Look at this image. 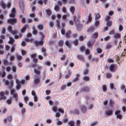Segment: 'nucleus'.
<instances>
[{
    "instance_id": "nucleus-1",
    "label": "nucleus",
    "mask_w": 126,
    "mask_h": 126,
    "mask_svg": "<svg viewBox=\"0 0 126 126\" xmlns=\"http://www.w3.org/2000/svg\"><path fill=\"white\" fill-rule=\"evenodd\" d=\"M40 34L42 36L40 41H34V43L36 46H42L43 45V40L45 37V35L42 32H40Z\"/></svg>"
},
{
    "instance_id": "nucleus-2",
    "label": "nucleus",
    "mask_w": 126,
    "mask_h": 126,
    "mask_svg": "<svg viewBox=\"0 0 126 126\" xmlns=\"http://www.w3.org/2000/svg\"><path fill=\"white\" fill-rule=\"evenodd\" d=\"M31 66L32 68L35 67L36 66L37 68V69H34V72L37 75H39L40 74L41 72L40 70L42 69V68L40 66L36 65V64H33Z\"/></svg>"
},
{
    "instance_id": "nucleus-3",
    "label": "nucleus",
    "mask_w": 126,
    "mask_h": 126,
    "mask_svg": "<svg viewBox=\"0 0 126 126\" xmlns=\"http://www.w3.org/2000/svg\"><path fill=\"white\" fill-rule=\"evenodd\" d=\"M117 69V67L116 64H112L110 66L109 69L112 72L115 71Z\"/></svg>"
},
{
    "instance_id": "nucleus-4",
    "label": "nucleus",
    "mask_w": 126,
    "mask_h": 126,
    "mask_svg": "<svg viewBox=\"0 0 126 126\" xmlns=\"http://www.w3.org/2000/svg\"><path fill=\"white\" fill-rule=\"evenodd\" d=\"M17 19L16 18L9 19L7 20L8 23L10 24H14L17 22Z\"/></svg>"
},
{
    "instance_id": "nucleus-5",
    "label": "nucleus",
    "mask_w": 126,
    "mask_h": 126,
    "mask_svg": "<svg viewBox=\"0 0 126 126\" xmlns=\"http://www.w3.org/2000/svg\"><path fill=\"white\" fill-rule=\"evenodd\" d=\"M120 111L119 110L116 111L115 112V114L117 118L121 119L122 117V116L120 114Z\"/></svg>"
},
{
    "instance_id": "nucleus-6",
    "label": "nucleus",
    "mask_w": 126,
    "mask_h": 126,
    "mask_svg": "<svg viewBox=\"0 0 126 126\" xmlns=\"http://www.w3.org/2000/svg\"><path fill=\"white\" fill-rule=\"evenodd\" d=\"M95 41V40L94 39L92 42L91 41H88L87 44L88 47L91 48H92Z\"/></svg>"
},
{
    "instance_id": "nucleus-7",
    "label": "nucleus",
    "mask_w": 126,
    "mask_h": 126,
    "mask_svg": "<svg viewBox=\"0 0 126 126\" xmlns=\"http://www.w3.org/2000/svg\"><path fill=\"white\" fill-rule=\"evenodd\" d=\"M5 92L3 91L0 92V100H5L6 99V97L4 95Z\"/></svg>"
},
{
    "instance_id": "nucleus-8",
    "label": "nucleus",
    "mask_w": 126,
    "mask_h": 126,
    "mask_svg": "<svg viewBox=\"0 0 126 126\" xmlns=\"http://www.w3.org/2000/svg\"><path fill=\"white\" fill-rule=\"evenodd\" d=\"M78 22L79 23V22ZM76 23V29L78 31H80L82 28L83 25L82 24L79 23Z\"/></svg>"
},
{
    "instance_id": "nucleus-9",
    "label": "nucleus",
    "mask_w": 126,
    "mask_h": 126,
    "mask_svg": "<svg viewBox=\"0 0 126 126\" xmlns=\"http://www.w3.org/2000/svg\"><path fill=\"white\" fill-rule=\"evenodd\" d=\"M16 82L17 84V85L16 87V89L17 90H18L20 89L21 87L20 84L19 82V80L17 79H16Z\"/></svg>"
},
{
    "instance_id": "nucleus-10",
    "label": "nucleus",
    "mask_w": 126,
    "mask_h": 126,
    "mask_svg": "<svg viewBox=\"0 0 126 126\" xmlns=\"http://www.w3.org/2000/svg\"><path fill=\"white\" fill-rule=\"evenodd\" d=\"M89 88L87 87H85L82 88L80 90L81 92H88L89 90Z\"/></svg>"
},
{
    "instance_id": "nucleus-11",
    "label": "nucleus",
    "mask_w": 126,
    "mask_h": 126,
    "mask_svg": "<svg viewBox=\"0 0 126 126\" xmlns=\"http://www.w3.org/2000/svg\"><path fill=\"white\" fill-rule=\"evenodd\" d=\"M79 77L80 75L79 74H76V77L73 79L72 80V81L73 82H75L78 80Z\"/></svg>"
},
{
    "instance_id": "nucleus-12",
    "label": "nucleus",
    "mask_w": 126,
    "mask_h": 126,
    "mask_svg": "<svg viewBox=\"0 0 126 126\" xmlns=\"http://www.w3.org/2000/svg\"><path fill=\"white\" fill-rule=\"evenodd\" d=\"M34 84L35 85L38 84L40 82V78H35L34 80Z\"/></svg>"
},
{
    "instance_id": "nucleus-13",
    "label": "nucleus",
    "mask_w": 126,
    "mask_h": 126,
    "mask_svg": "<svg viewBox=\"0 0 126 126\" xmlns=\"http://www.w3.org/2000/svg\"><path fill=\"white\" fill-rule=\"evenodd\" d=\"M77 58L79 60L82 61H84V58L82 55H78L77 56Z\"/></svg>"
},
{
    "instance_id": "nucleus-14",
    "label": "nucleus",
    "mask_w": 126,
    "mask_h": 126,
    "mask_svg": "<svg viewBox=\"0 0 126 126\" xmlns=\"http://www.w3.org/2000/svg\"><path fill=\"white\" fill-rule=\"evenodd\" d=\"M92 18L91 16V13H90L89 14V15L88 18V19L86 22V23H88L89 22L92 21Z\"/></svg>"
},
{
    "instance_id": "nucleus-15",
    "label": "nucleus",
    "mask_w": 126,
    "mask_h": 126,
    "mask_svg": "<svg viewBox=\"0 0 126 126\" xmlns=\"http://www.w3.org/2000/svg\"><path fill=\"white\" fill-rule=\"evenodd\" d=\"M10 40L8 42L9 44H12L15 41V40L14 38L11 37H9Z\"/></svg>"
},
{
    "instance_id": "nucleus-16",
    "label": "nucleus",
    "mask_w": 126,
    "mask_h": 126,
    "mask_svg": "<svg viewBox=\"0 0 126 126\" xmlns=\"http://www.w3.org/2000/svg\"><path fill=\"white\" fill-rule=\"evenodd\" d=\"M112 112L113 111L112 110H108L106 111L105 112V114L106 115L110 116L112 114Z\"/></svg>"
},
{
    "instance_id": "nucleus-17",
    "label": "nucleus",
    "mask_w": 126,
    "mask_h": 126,
    "mask_svg": "<svg viewBox=\"0 0 126 126\" xmlns=\"http://www.w3.org/2000/svg\"><path fill=\"white\" fill-rule=\"evenodd\" d=\"M81 111L82 112L84 113H85L87 111V109L86 107L84 106H81Z\"/></svg>"
},
{
    "instance_id": "nucleus-18",
    "label": "nucleus",
    "mask_w": 126,
    "mask_h": 126,
    "mask_svg": "<svg viewBox=\"0 0 126 126\" xmlns=\"http://www.w3.org/2000/svg\"><path fill=\"white\" fill-rule=\"evenodd\" d=\"M70 10L72 14H74L75 11V8L74 6H72L70 7Z\"/></svg>"
},
{
    "instance_id": "nucleus-19",
    "label": "nucleus",
    "mask_w": 126,
    "mask_h": 126,
    "mask_svg": "<svg viewBox=\"0 0 126 126\" xmlns=\"http://www.w3.org/2000/svg\"><path fill=\"white\" fill-rule=\"evenodd\" d=\"M95 30V28L94 26H91L88 28V32L94 31Z\"/></svg>"
},
{
    "instance_id": "nucleus-20",
    "label": "nucleus",
    "mask_w": 126,
    "mask_h": 126,
    "mask_svg": "<svg viewBox=\"0 0 126 126\" xmlns=\"http://www.w3.org/2000/svg\"><path fill=\"white\" fill-rule=\"evenodd\" d=\"M101 15L99 13H96L95 14V20H98L101 17Z\"/></svg>"
},
{
    "instance_id": "nucleus-21",
    "label": "nucleus",
    "mask_w": 126,
    "mask_h": 126,
    "mask_svg": "<svg viewBox=\"0 0 126 126\" xmlns=\"http://www.w3.org/2000/svg\"><path fill=\"white\" fill-rule=\"evenodd\" d=\"M38 28L40 30H42L43 29V26L42 24H39L37 26Z\"/></svg>"
},
{
    "instance_id": "nucleus-22",
    "label": "nucleus",
    "mask_w": 126,
    "mask_h": 126,
    "mask_svg": "<svg viewBox=\"0 0 126 126\" xmlns=\"http://www.w3.org/2000/svg\"><path fill=\"white\" fill-rule=\"evenodd\" d=\"M83 80L85 81H88L90 80V78L89 77L87 76H85L83 77Z\"/></svg>"
},
{
    "instance_id": "nucleus-23",
    "label": "nucleus",
    "mask_w": 126,
    "mask_h": 126,
    "mask_svg": "<svg viewBox=\"0 0 126 126\" xmlns=\"http://www.w3.org/2000/svg\"><path fill=\"white\" fill-rule=\"evenodd\" d=\"M121 35L120 34L116 33L114 36V37L115 39H118L120 38Z\"/></svg>"
},
{
    "instance_id": "nucleus-24",
    "label": "nucleus",
    "mask_w": 126,
    "mask_h": 126,
    "mask_svg": "<svg viewBox=\"0 0 126 126\" xmlns=\"http://www.w3.org/2000/svg\"><path fill=\"white\" fill-rule=\"evenodd\" d=\"M100 22L98 20H95L94 26L95 27H98L100 24Z\"/></svg>"
},
{
    "instance_id": "nucleus-25",
    "label": "nucleus",
    "mask_w": 126,
    "mask_h": 126,
    "mask_svg": "<svg viewBox=\"0 0 126 126\" xmlns=\"http://www.w3.org/2000/svg\"><path fill=\"white\" fill-rule=\"evenodd\" d=\"M28 26L27 25H25L21 30V32H25L28 28Z\"/></svg>"
},
{
    "instance_id": "nucleus-26",
    "label": "nucleus",
    "mask_w": 126,
    "mask_h": 126,
    "mask_svg": "<svg viewBox=\"0 0 126 126\" xmlns=\"http://www.w3.org/2000/svg\"><path fill=\"white\" fill-rule=\"evenodd\" d=\"M107 22V25L108 27H110L112 24V22L111 20H108Z\"/></svg>"
},
{
    "instance_id": "nucleus-27",
    "label": "nucleus",
    "mask_w": 126,
    "mask_h": 126,
    "mask_svg": "<svg viewBox=\"0 0 126 126\" xmlns=\"http://www.w3.org/2000/svg\"><path fill=\"white\" fill-rule=\"evenodd\" d=\"M0 5L3 9H5L6 7V5L5 3L3 2H1Z\"/></svg>"
},
{
    "instance_id": "nucleus-28",
    "label": "nucleus",
    "mask_w": 126,
    "mask_h": 126,
    "mask_svg": "<svg viewBox=\"0 0 126 126\" xmlns=\"http://www.w3.org/2000/svg\"><path fill=\"white\" fill-rule=\"evenodd\" d=\"M68 124V125H69L70 126H74L75 124L74 121H71L69 122Z\"/></svg>"
},
{
    "instance_id": "nucleus-29",
    "label": "nucleus",
    "mask_w": 126,
    "mask_h": 126,
    "mask_svg": "<svg viewBox=\"0 0 126 126\" xmlns=\"http://www.w3.org/2000/svg\"><path fill=\"white\" fill-rule=\"evenodd\" d=\"M6 76V73L4 71H3L1 73V72H0V77H1V78H4Z\"/></svg>"
},
{
    "instance_id": "nucleus-30",
    "label": "nucleus",
    "mask_w": 126,
    "mask_h": 126,
    "mask_svg": "<svg viewBox=\"0 0 126 126\" xmlns=\"http://www.w3.org/2000/svg\"><path fill=\"white\" fill-rule=\"evenodd\" d=\"M2 62L3 64L5 65H9V63L8 61L6 59L3 60Z\"/></svg>"
},
{
    "instance_id": "nucleus-31",
    "label": "nucleus",
    "mask_w": 126,
    "mask_h": 126,
    "mask_svg": "<svg viewBox=\"0 0 126 126\" xmlns=\"http://www.w3.org/2000/svg\"><path fill=\"white\" fill-rule=\"evenodd\" d=\"M65 44L69 48H70L71 47V45L69 44V41L67 40L65 41Z\"/></svg>"
},
{
    "instance_id": "nucleus-32",
    "label": "nucleus",
    "mask_w": 126,
    "mask_h": 126,
    "mask_svg": "<svg viewBox=\"0 0 126 126\" xmlns=\"http://www.w3.org/2000/svg\"><path fill=\"white\" fill-rule=\"evenodd\" d=\"M16 46V45L15 44H13L11 49V51L12 52H14L15 50V47Z\"/></svg>"
},
{
    "instance_id": "nucleus-33",
    "label": "nucleus",
    "mask_w": 126,
    "mask_h": 126,
    "mask_svg": "<svg viewBox=\"0 0 126 126\" xmlns=\"http://www.w3.org/2000/svg\"><path fill=\"white\" fill-rule=\"evenodd\" d=\"M57 26L58 28L60 29V21L59 19H57L56 20Z\"/></svg>"
},
{
    "instance_id": "nucleus-34",
    "label": "nucleus",
    "mask_w": 126,
    "mask_h": 126,
    "mask_svg": "<svg viewBox=\"0 0 126 126\" xmlns=\"http://www.w3.org/2000/svg\"><path fill=\"white\" fill-rule=\"evenodd\" d=\"M22 34L21 33H20L19 34V35H15V38L16 39H18L19 38H21L22 36Z\"/></svg>"
},
{
    "instance_id": "nucleus-35",
    "label": "nucleus",
    "mask_w": 126,
    "mask_h": 126,
    "mask_svg": "<svg viewBox=\"0 0 126 126\" xmlns=\"http://www.w3.org/2000/svg\"><path fill=\"white\" fill-rule=\"evenodd\" d=\"M114 103V102L112 99H110L109 101V105L111 107L113 106V104Z\"/></svg>"
},
{
    "instance_id": "nucleus-36",
    "label": "nucleus",
    "mask_w": 126,
    "mask_h": 126,
    "mask_svg": "<svg viewBox=\"0 0 126 126\" xmlns=\"http://www.w3.org/2000/svg\"><path fill=\"white\" fill-rule=\"evenodd\" d=\"M46 12L47 15L49 16L52 13L51 11L49 9L46 10Z\"/></svg>"
},
{
    "instance_id": "nucleus-37",
    "label": "nucleus",
    "mask_w": 126,
    "mask_h": 126,
    "mask_svg": "<svg viewBox=\"0 0 126 126\" xmlns=\"http://www.w3.org/2000/svg\"><path fill=\"white\" fill-rule=\"evenodd\" d=\"M96 50L97 53L99 54L101 53L102 52V49L99 47L97 48L96 49Z\"/></svg>"
},
{
    "instance_id": "nucleus-38",
    "label": "nucleus",
    "mask_w": 126,
    "mask_h": 126,
    "mask_svg": "<svg viewBox=\"0 0 126 126\" xmlns=\"http://www.w3.org/2000/svg\"><path fill=\"white\" fill-rule=\"evenodd\" d=\"M12 69L14 73H15L16 70V68L15 66H13L12 67Z\"/></svg>"
},
{
    "instance_id": "nucleus-39",
    "label": "nucleus",
    "mask_w": 126,
    "mask_h": 126,
    "mask_svg": "<svg viewBox=\"0 0 126 126\" xmlns=\"http://www.w3.org/2000/svg\"><path fill=\"white\" fill-rule=\"evenodd\" d=\"M63 40H60L58 42L59 46L60 47L62 46L63 44Z\"/></svg>"
},
{
    "instance_id": "nucleus-40",
    "label": "nucleus",
    "mask_w": 126,
    "mask_h": 126,
    "mask_svg": "<svg viewBox=\"0 0 126 126\" xmlns=\"http://www.w3.org/2000/svg\"><path fill=\"white\" fill-rule=\"evenodd\" d=\"M74 113L77 115H79V110L77 109H76L74 110Z\"/></svg>"
},
{
    "instance_id": "nucleus-41",
    "label": "nucleus",
    "mask_w": 126,
    "mask_h": 126,
    "mask_svg": "<svg viewBox=\"0 0 126 126\" xmlns=\"http://www.w3.org/2000/svg\"><path fill=\"white\" fill-rule=\"evenodd\" d=\"M107 62L109 63H113L114 62V60L111 58H108L107 60Z\"/></svg>"
},
{
    "instance_id": "nucleus-42",
    "label": "nucleus",
    "mask_w": 126,
    "mask_h": 126,
    "mask_svg": "<svg viewBox=\"0 0 126 126\" xmlns=\"http://www.w3.org/2000/svg\"><path fill=\"white\" fill-rule=\"evenodd\" d=\"M54 9L56 11L58 12L60 10V8L57 6H55L54 7Z\"/></svg>"
},
{
    "instance_id": "nucleus-43",
    "label": "nucleus",
    "mask_w": 126,
    "mask_h": 126,
    "mask_svg": "<svg viewBox=\"0 0 126 126\" xmlns=\"http://www.w3.org/2000/svg\"><path fill=\"white\" fill-rule=\"evenodd\" d=\"M98 33H95L93 34V35L92 36V37L93 38H96L98 37Z\"/></svg>"
},
{
    "instance_id": "nucleus-44",
    "label": "nucleus",
    "mask_w": 126,
    "mask_h": 126,
    "mask_svg": "<svg viewBox=\"0 0 126 126\" xmlns=\"http://www.w3.org/2000/svg\"><path fill=\"white\" fill-rule=\"evenodd\" d=\"M68 74L67 75H66L65 76V78L66 79H68L71 74L70 72L69 71H68Z\"/></svg>"
},
{
    "instance_id": "nucleus-45",
    "label": "nucleus",
    "mask_w": 126,
    "mask_h": 126,
    "mask_svg": "<svg viewBox=\"0 0 126 126\" xmlns=\"http://www.w3.org/2000/svg\"><path fill=\"white\" fill-rule=\"evenodd\" d=\"M102 89L103 91L104 92H106L107 90V88L106 85H104L102 86Z\"/></svg>"
},
{
    "instance_id": "nucleus-46",
    "label": "nucleus",
    "mask_w": 126,
    "mask_h": 126,
    "mask_svg": "<svg viewBox=\"0 0 126 126\" xmlns=\"http://www.w3.org/2000/svg\"><path fill=\"white\" fill-rule=\"evenodd\" d=\"M73 43L75 46H77L78 44V41L77 39H76L73 42Z\"/></svg>"
},
{
    "instance_id": "nucleus-47",
    "label": "nucleus",
    "mask_w": 126,
    "mask_h": 126,
    "mask_svg": "<svg viewBox=\"0 0 126 126\" xmlns=\"http://www.w3.org/2000/svg\"><path fill=\"white\" fill-rule=\"evenodd\" d=\"M111 17L109 16H107L105 19V21H107L108 20H109L110 19Z\"/></svg>"
},
{
    "instance_id": "nucleus-48",
    "label": "nucleus",
    "mask_w": 126,
    "mask_h": 126,
    "mask_svg": "<svg viewBox=\"0 0 126 126\" xmlns=\"http://www.w3.org/2000/svg\"><path fill=\"white\" fill-rule=\"evenodd\" d=\"M12 99H8L6 101L7 103L8 104H11L12 103Z\"/></svg>"
},
{
    "instance_id": "nucleus-49",
    "label": "nucleus",
    "mask_w": 126,
    "mask_h": 126,
    "mask_svg": "<svg viewBox=\"0 0 126 126\" xmlns=\"http://www.w3.org/2000/svg\"><path fill=\"white\" fill-rule=\"evenodd\" d=\"M63 124V122L62 121L58 120L57 122V125L59 126L62 125Z\"/></svg>"
},
{
    "instance_id": "nucleus-50",
    "label": "nucleus",
    "mask_w": 126,
    "mask_h": 126,
    "mask_svg": "<svg viewBox=\"0 0 126 126\" xmlns=\"http://www.w3.org/2000/svg\"><path fill=\"white\" fill-rule=\"evenodd\" d=\"M7 30L8 32H13L12 30V27L11 26H9L7 28ZM14 32H15V31Z\"/></svg>"
},
{
    "instance_id": "nucleus-51",
    "label": "nucleus",
    "mask_w": 126,
    "mask_h": 126,
    "mask_svg": "<svg viewBox=\"0 0 126 126\" xmlns=\"http://www.w3.org/2000/svg\"><path fill=\"white\" fill-rule=\"evenodd\" d=\"M57 108L56 106H54L52 108V110L54 112H56L57 110Z\"/></svg>"
},
{
    "instance_id": "nucleus-52",
    "label": "nucleus",
    "mask_w": 126,
    "mask_h": 126,
    "mask_svg": "<svg viewBox=\"0 0 126 126\" xmlns=\"http://www.w3.org/2000/svg\"><path fill=\"white\" fill-rule=\"evenodd\" d=\"M58 111L62 113H64V110L61 108H59L58 109Z\"/></svg>"
},
{
    "instance_id": "nucleus-53",
    "label": "nucleus",
    "mask_w": 126,
    "mask_h": 126,
    "mask_svg": "<svg viewBox=\"0 0 126 126\" xmlns=\"http://www.w3.org/2000/svg\"><path fill=\"white\" fill-rule=\"evenodd\" d=\"M22 54L23 56H24L27 53V51L24 50H22L21 51Z\"/></svg>"
},
{
    "instance_id": "nucleus-54",
    "label": "nucleus",
    "mask_w": 126,
    "mask_h": 126,
    "mask_svg": "<svg viewBox=\"0 0 126 126\" xmlns=\"http://www.w3.org/2000/svg\"><path fill=\"white\" fill-rule=\"evenodd\" d=\"M106 75L108 78H110L112 76L111 74L110 73H108L106 74Z\"/></svg>"
},
{
    "instance_id": "nucleus-55",
    "label": "nucleus",
    "mask_w": 126,
    "mask_h": 126,
    "mask_svg": "<svg viewBox=\"0 0 126 126\" xmlns=\"http://www.w3.org/2000/svg\"><path fill=\"white\" fill-rule=\"evenodd\" d=\"M110 37L109 36H107L104 38L105 41H108L110 39Z\"/></svg>"
},
{
    "instance_id": "nucleus-56",
    "label": "nucleus",
    "mask_w": 126,
    "mask_h": 126,
    "mask_svg": "<svg viewBox=\"0 0 126 126\" xmlns=\"http://www.w3.org/2000/svg\"><path fill=\"white\" fill-rule=\"evenodd\" d=\"M9 16L10 17L14 18L15 16V14L11 13L9 15Z\"/></svg>"
},
{
    "instance_id": "nucleus-57",
    "label": "nucleus",
    "mask_w": 126,
    "mask_h": 126,
    "mask_svg": "<svg viewBox=\"0 0 126 126\" xmlns=\"http://www.w3.org/2000/svg\"><path fill=\"white\" fill-rule=\"evenodd\" d=\"M98 122H93L91 125V126H95L98 124Z\"/></svg>"
},
{
    "instance_id": "nucleus-58",
    "label": "nucleus",
    "mask_w": 126,
    "mask_h": 126,
    "mask_svg": "<svg viewBox=\"0 0 126 126\" xmlns=\"http://www.w3.org/2000/svg\"><path fill=\"white\" fill-rule=\"evenodd\" d=\"M25 40L26 42H29L32 41L33 40V39H30L28 38H26L25 39Z\"/></svg>"
},
{
    "instance_id": "nucleus-59",
    "label": "nucleus",
    "mask_w": 126,
    "mask_h": 126,
    "mask_svg": "<svg viewBox=\"0 0 126 126\" xmlns=\"http://www.w3.org/2000/svg\"><path fill=\"white\" fill-rule=\"evenodd\" d=\"M123 27L121 25H119L118 28L119 31H122L123 29Z\"/></svg>"
},
{
    "instance_id": "nucleus-60",
    "label": "nucleus",
    "mask_w": 126,
    "mask_h": 126,
    "mask_svg": "<svg viewBox=\"0 0 126 126\" xmlns=\"http://www.w3.org/2000/svg\"><path fill=\"white\" fill-rule=\"evenodd\" d=\"M35 13H32L29 15V16L32 18H34L35 16Z\"/></svg>"
},
{
    "instance_id": "nucleus-61",
    "label": "nucleus",
    "mask_w": 126,
    "mask_h": 126,
    "mask_svg": "<svg viewBox=\"0 0 126 126\" xmlns=\"http://www.w3.org/2000/svg\"><path fill=\"white\" fill-rule=\"evenodd\" d=\"M110 87L111 90H113L114 88V84L113 83H110Z\"/></svg>"
},
{
    "instance_id": "nucleus-62",
    "label": "nucleus",
    "mask_w": 126,
    "mask_h": 126,
    "mask_svg": "<svg viewBox=\"0 0 126 126\" xmlns=\"http://www.w3.org/2000/svg\"><path fill=\"white\" fill-rule=\"evenodd\" d=\"M111 47V45L110 44H108L107 45V46H106V49L107 50L109 49Z\"/></svg>"
},
{
    "instance_id": "nucleus-63",
    "label": "nucleus",
    "mask_w": 126,
    "mask_h": 126,
    "mask_svg": "<svg viewBox=\"0 0 126 126\" xmlns=\"http://www.w3.org/2000/svg\"><path fill=\"white\" fill-rule=\"evenodd\" d=\"M42 52L43 53L46 52V48L42 47L41 48Z\"/></svg>"
},
{
    "instance_id": "nucleus-64",
    "label": "nucleus",
    "mask_w": 126,
    "mask_h": 126,
    "mask_svg": "<svg viewBox=\"0 0 126 126\" xmlns=\"http://www.w3.org/2000/svg\"><path fill=\"white\" fill-rule=\"evenodd\" d=\"M11 4L10 2H8L6 5V7L8 8H9L11 7Z\"/></svg>"
}]
</instances>
